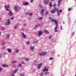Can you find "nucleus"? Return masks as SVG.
<instances>
[{"label": "nucleus", "instance_id": "nucleus-1", "mask_svg": "<svg viewBox=\"0 0 76 76\" xmlns=\"http://www.w3.org/2000/svg\"><path fill=\"white\" fill-rule=\"evenodd\" d=\"M39 55L40 56H45L46 54H47V53L46 52H42L41 53H39Z\"/></svg>", "mask_w": 76, "mask_h": 76}, {"label": "nucleus", "instance_id": "nucleus-2", "mask_svg": "<svg viewBox=\"0 0 76 76\" xmlns=\"http://www.w3.org/2000/svg\"><path fill=\"white\" fill-rule=\"evenodd\" d=\"M54 22L56 25V26L55 27V30H56L57 28V26H58V23H57V21L56 20H54Z\"/></svg>", "mask_w": 76, "mask_h": 76}, {"label": "nucleus", "instance_id": "nucleus-3", "mask_svg": "<svg viewBox=\"0 0 76 76\" xmlns=\"http://www.w3.org/2000/svg\"><path fill=\"white\" fill-rule=\"evenodd\" d=\"M10 19H8V22L7 23H5L6 25H10Z\"/></svg>", "mask_w": 76, "mask_h": 76}, {"label": "nucleus", "instance_id": "nucleus-4", "mask_svg": "<svg viewBox=\"0 0 76 76\" xmlns=\"http://www.w3.org/2000/svg\"><path fill=\"white\" fill-rule=\"evenodd\" d=\"M18 69H15L14 71H13L14 72L12 73V75H14V74H15V73H16V72H18Z\"/></svg>", "mask_w": 76, "mask_h": 76}, {"label": "nucleus", "instance_id": "nucleus-5", "mask_svg": "<svg viewBox=\"0 0 76 76\" xmlns=\"http://www.w3.org/2000/svg\"><path fill=\"white\" fill-rule=\"evenodd\" d=\"M18 9V6L15 5L14 8V9L15 10V11H17Z\"/></svg>", "mask_w": 76, "mask_h": 76}, {"label": "nucleus", "instance_id": "nucleus-6", "mask_svg": "<svg viewBox=\"0 0 76 76\" xmlns=\"http://www.w3.org/2000/svg\"><path fill=\"white\" fill-rule=\"evenodd\" d=\"M48 71V69L46 68V67H44V69L43 70V72H46Z\"/></svg>", "mask_w": 76, "mask_h": 76}, {"label": "nucleus", "instance_id": "nucleus-7", "mask_svg": "<svg viewBox=\"0 0 76 76\" xmlns=\"http://www.w3.org/2000/svg\"><path fill=\"white\" fill-rule=\"evenodd\" d=\"M58 15H60V13H61V12H62V10H58Z\"/></svg>", "mask_w": 76, "mask_h": 76}, {"label": "nucleus", "instance_id": "nucleus-8", "mask_svg": "<svg viewBox=\"0 0 76 76\" xmlns=\"http://www.w3.org/2000/svg\"><path fill=\"white\" fill-rule=\"evenodd\" d=\"M22 36L24 38H26V36L25 35V34L23 33H22Z\"/></svg>", "mask_w": 76, "mask_h": 76}, {"label": "nucleus", "instance_id": "nucleus-9", "mask_svg": "<svg viewBox=\"0 0 76 76\" xmlns=\"http://www.w3.org/2000/svg\"><path fill=\"white\" fill-rule=\"evenodd\" d=\"M44 10H42L40 12V13L41 15H44Z\"/></svg>", "mask_w": 76, "mask_h": 76}, {"label": "nucleus", "instance_id": "nucleus-10", "mask_svg": "<svg viewBox=\"0 0 76 76\" xmlns=\"http://www.w3.org/2000/svg\"><path fill=\"white\" fill-rule=\"evenodd\" d=\"M2 66L4 67H9V65H7L5 64H3V65H2Z\"/></svg>", "mask_w": 76, "mask_h": 76}, {"label": "nucleus", "instance_id": "nucleus-11", "mask_svg": "<svg viewBox=\"0 0 76 76\" xmlns=\"http://www.w3.org/2000/svg\"><path fill=\"white\" fill-rule=\"evenodd\" d=\"M42 64H39L37 67V69H40L41 67V65H42Z\"/></svg>", "mask_w": 76, "mask_h": 76}, {"label": "nucleus", "instance_id": "nucleus-12", "mask_svg": "<svg viewBox=\"0 0 76 76\" xmlns=\"http://www.w3.org/2000/svg\"><path fill=\"white\" fill-rule=\"evenodd\" d=\"M9 15L10 16H12V15H13V13L12 12V11H10L9 12Z\"/></svg>", "mask_w": 76, "mask_h": 76}, {"label": "nucleus", "instance_id": "nucleus-13", "mask_svg": "<svg viewBox=\"0 0 76 76\" xmlns=\"http://www.w3.org/2000/svg\"><path fill=\"white\" fill-rule=\"evenodd\" d=\"M49 2H50V1H45V3L46 4H48Z\"/></svg>", "mask_w": 76, "mask_h": 76}, {"label": "nucleus", "instance_id": "nucleus-14", "mask_svg": "<svg viewBox=\"0 0 76 76\" xmlns=\"http://www.w3.org/2000/svg\"><path fill=\"white\" fill-rule=\"evenodd\" d=\"M55 12H56V11L54 10H52L51 11V13H55Z\"/></svg>", "mask_w": 76, "mask_h": 76}, {"label": "nucleus", "instance_id": "nucleus-15", "mask_svg": "<svg viewBox=\"0 0 76 76\" xmlns=\"http://www.w3.org/2000/svg\"><path fill=\"white\" fill-rule=\"evenodd\" d=\"M7 50L8 53H11L12 52V50L10 49H8Z\"/></svg>", "mask_w": 76, "mask_h": 76}, {"label": "nucleus", "instance_id": "nucleus-16", "mask_svg": "<svg viewBox=\"0 0 76 76\" xmlns=\"http://www.w3.org/2000/svg\"><path fill=\"white\" fill-rule=\"evenodd\" d=\"M39 25H36L34 27V28H38V27H39Z\"/></svg>", "mask_w": 76, "mask_h": 76}, {"label": "nucleus", "instance_id": "nucleus-17", "mask_svg": "<svg viewBox=\"0 0 76 76\" xmlns=\"http://www.w3.org/2000/svg\"><path fill=\"white\" fill-rule=\"evenodd\" d=\"M44 31L46 32V34H49V32H48V31L46 30H45Z\"/></svg>", "mask_w": 76, "mask_h": 76}, {"label": "nucleus", "instance_id": "nucleus-18", "mask_svg": "<svg viewBox=\"0 0 76 76\" xmlns=\"http://www.w3.org/2000/svg\"><path fill=\"white\" fill-rule=\"evenodd\" d=\"M10 37V35H9V34H7L6 37L7 39L8 38H9Z\"/></svg>", "mask_w": 76, "mask_h": 76}, {"label": "nucleus", "instance_id": "nucleus-19", "mask_svg": "<svg viewBox=\"0 0 76 76\" xmlns=\"http://www.w3.org/2000/svg\"><path fill=\"white\" fill-rule=\"evenodd\" d=\"M44 75V72H42L40 74V76H43V75Z\"/></svg>", "mask_w": 76, "mask_h": 76}, {"label": "nucleus", "instance_id": "nucleus-20", "mask_svg": "<svg viewBox=\"0 0 76 76\" xmlns=\"http://www.w3.org/2000/svg\"><path fill=\"white\" fill-rule=\"evenodd\" d=\"M42 34V32L41 31H39L38 33L39 35V36L41 35Z\"/></svg>", "mask_w": 76, "mask_h": 76}, {"label": "nucleus", "instance_id": "nucleus-21", "mask_svg": "<svg viewBox=\"0 0 76 76\" xmlns=\"http://www.w3.org/2000/svg\"><path fill=\"white\" fill-rule=\"evenodd\" d=\"M28 4V2H27L25 3H23V4L24 5H27V4Z\"/></svg>", "mask_w": 76, "mask_h": 76}, {"label": "nucleus", "instance_id": "nucleus-22", "mask_svg": "<svg viewBox=\"0 0 76 76\" xmlns=\"http://www.w3.org/2000/svg\"><path fill=\"white\" fill-rule=\"evenodd\" d=\"M5 9L7 10V11H9V10L7 8V6H5Z\"/></svg>", "mask_w": 76, "mask_h": 76}, {"label": "nucleus", "instance_id": "nucleus-23", "mask_svg": "<svg viewBox=\"0 0 76 76\" xmlns=\"http://www.w3.org/2000/svg\"><path fill=\"white\" fill-rule=\"evenodd\" d=\"M49 6L50 7H52V6H53V5H52V4L50 3L49 4Z\"/></svg>", "mask_w": 76, "mask_h": 76}, {"label": "nucleus", "instance_id": "nucleus-24", "mask_svg": "<svg viewBox=\"0 0 76 76\" xmlns=\"http://www.w3.org/2000/svg\"><path fill=\"white\" fill-rule=\"evenodd\" d=\"M54 9H55L54 10H55V12H56V10H57L58 11V9H57V8H55Z\"/></svg>", "mask_w": 76, "mask_h": 76}, {"label": "nucleus", "instance_id": "nucleus-25", "mask_svg": "<svg viewBox=\"0 0 76 76\" xmlns=\"http://www.w3.org/2000/svg\"><path fill=\"white\" fill-rule=\"evenodd\" d=\"M48 74H49V72H45V75H48Z\"/></svg>", "mask_w": 76, "mask_h": 76}, {"label": "nucleus", "instance_id": "nucleus-26", "mask_svg": "<svg viewBox=\"0 0 76 76\" xmlns=\"http://www.w3.org/2000/svg\"><path fill=\"white\" fill-rule=\"evenodd\" d=\"M72 8H68V11H70V10H72Z\"/></svg>", "mask_w": 76, "mask_h": 76}, {"label": "nucleus", "instance_id": "nucleus-27", "mask_svg": "<svg viewBox=\"0 0 76 76\" xmlns=\"http://www.w3.org/2000/svg\"><path fill=\"white\" fill-rule=\"evenodd\" d=\"M22 66V64H20L18 65V67H20Z\"/></svg>", "mask_w": 76, "mask_h": 76}, {"label": "nucleus", "instance_id": "nucleus-28", "mask_svg": "<svg viewBox=\"0 0 76 76\" xmlns=\"http://www.w3.org/2000/svg\"><path fill=\"white\" fill-rule=\"evenodd\" d=\"M51 22H54V19H53V18L52 19Z\"/></svg>", "mask_w": 76, "mask_h": 76}, {"label": "nucleus", "instance_id": "nucleus-29", "mask_svg": "<svg viewBox=\"0 0 76 76\" xmlns=\"http://www.w3.org/2000/svg\"><path fill=\"white\" fill-rule=\"evenodd\" d=\"M33 49H34V47H31V50H33Z\"/></svg>", "mask_w": 76, "mask_h": 76}, {"label": "nucleus", "instance_id": "nucleus-30", "mask_svg": "<svg viewBox=\"0 0 76 76\" xmlns=\"http://www.w3.org/2000/svg\"><path fill=\"white\" fill-rule=\"evenodd\" d=\"M1 30H2V31H4V30H5V28H1Z\"/></svg>", "mask_w": 76, "mask_h": 76}, {"label": "nucleus", "instance_id": "nucleus-31", "mask_svg": "<svg viewBox=\"0 0 76 76\" xmlns=\"http://www.w3.org/2000/svg\"><path fill=\"white\" fill-rule=\"evenodd\" d=\"M17 63V61H15L12 62V63Z\"/></svg>", "mask_w": 76, "mask_h": 76}, {"label": "nucleus", "instance_id": "nucleus-32", "mask_svg": "<svg viewBox=\"0 0 76 76\" xmlns=\"http://www.w3.org/2000/svg\"><path fill=\"white\" fill-rule=\"evenodd\" d=\"M60 4H61V3L58 2V6H60Z\"/></svg>", "mask_w": 76, "mask_h": 76}, {"label": "nucleus", "instance_id": "nucleus-33", "mask_svg": "<svg viewBox=\"0 0 76 76\" xmlns=\"http://www.w3.org/2000/svg\"><path fill=\"white\" fill-rule=\"evenodd\" d=\"M48 12L47 11L46 12H45V15H47V14H48Z\"/></svg>", "mask_w": 76, "mask_h": 76}, {"label": "nucleus", "instance_id": "nucleus-34", "mask_svg": "<svg viewBox=\"0 0 76 76\" xmlns=\"http://www.w3.org/2000/svg\"><path fill=\"white\" fill-rule=\"evenodd\" d=\"M18 52H19V50H16V51L15 52L17 53H18Z\"/></svg>", "mask_w": 76, "mask_h": 76}, {"label": "nucleus", "instance_id": "nucleus-35", "mask_svg": "<svg viewBox=\"0 0 76 76\" xmlns=\"http://www.w3.org/2000/svg\"><path fill=\"white\" fill-rule=\"evenodd\" d=\"M61 0H59L58 1V2L59 3H61Z\"/></svg>", "mask_w": 76, "mask_h": 76}, {"label": "nucleus", "instance_id": "nucleus-36", "mask_svg": "<svg viewBox=\"0 0 76 76\" xmlns=\"http://www.w3.org/2000/svg\"><path fill=\"white\" fill-rule=\"evenodd\" d=\"M3 70V68H0V71H1Z\"/></svg>", "mask_w": 76, "mask_h": 76}, {"label": "nucleus", "instance_id": "nucleus-37", "mask_svg": "<svg viewBox=\"0 0 76 76\" xmlns=\"http://www.w3.org/2000/svg\"><path fill=\"white\" fill-rule=\"evenodd\" d=\"M32 13H30L29 14V16H32Z\"/></svg>", "mask_w": 76, "mask_h": 76}, {"label": "nucleus", "instance_id": "nucleus-38", "mask_svg": "<svg viewBox=\"0 0 76 76\" xmlns=\"http://www.w3.org/2000/svg\"><path fill=\"white\" fill-rule=\"evenodd\" d=\"M42 17H40L39 18V19H40V20H41V19H42Z\"/></svg>", "mask_w": 76, "mask_h": 76}, {"label": "nucleus", "instance_id": "nucleus-39", "mask_svg": "<svg viewBox=\"0 0 76 76\" xmlns=\"http://www.w3.org/2000/svg\"><path fill=\"white\" fill-rule=\"evenodd\" d=\"M28 60H29V59H25V60L26 61H28Z\"/></svg>", "mask_w": 76, "mask_h": 76}, {"label": "nucleus", "instance_id": "nucleus-40", "mask_svg": "<svg viewBox=\"0 0 76 76\" xmlns=\"http://www.w3.org/2000/svg\"><path fill=\"white\" fill-rule=\"evenodd\" d=\"M53 58H50V60H53Z\"/></svg>", "mask_w": 76, "mask_h": 76}, {"label": "nucleus", "instance_id": "nucleus-41", "mask_svg": "<svg viewBox=\"0 0 76 76\" xmlns=\"http://www.w3.org/2000/svg\"><path fill=\"white\" fill-rule=\"evenodd\" d=\"M24 76V74H21L20 75V76Z\"/></svg>", "mask_w": 76, "mask_h": 76}, {"label": "nucleus", "instance_id": "nucleus-42", "mask_svg": "<svg viewBox=\"0 0 76 76\" xmlns=\"http://www.w3.org/2000/svg\"><path fill=\"white\" fill-rule=\"evenodd\" d=\"M51 38V36H49V39H50Z\"/></svg>", "mask_w": 76, "mask_h": 76}, {"label": "nucleus", "instance_id": "nucleus-43", "mask_svg": "<svg viewBox=\"0 0 76 76\" xmlns=\"http://www.w3.org/2000/svg\"><path fill=\"white\" fill-rule=\"evenodd\" d=\"M55 32H58V30H55Z\"/></svg>", "mask_w": 76, "mask_h": 76}, {"label": "nucleus", "instance_id": "nucleus-44", "mask_svg": "<svg viewBox=\"0 0 76 76\" xmlns=\"http://www.w3.org/2000/svg\"><path fill=\"white\" fill-rule=\"evenodd\" d=\"M53 6H54V7H56V4H53Z\"/></svg>", "mask_w": 76, "mask_h": 76}, {"label": "nucleus", "instance_id": "nucleus-45", "mask_svg": "<svg viewBox=\"0 0 76 76\" xmlns=\"http://www.w3.org/2000/svg\"><path fill=\"white\" fill-rule=\"evenodd\" d=\"M29 43H30L29 42V41L27 42V44H29Z\"/></svg>", "mask_w": 76, "mask_h": 76}, {"label": "nucleus", "instance_id": "nucleus-46", "mask_svg": "<svg viewBox=\"0 0 76 76\" xmlns=\"http://www.w3.org/2000/svg\"><path fill=\"white\" fill-rule=\"evenodd\" d=\"M14 28H15V29H17V27H15Z\"/></svg>", "mask_w": 76, "mask_h": 76}, {"label": "nucleus", "instance_id": "nucleus-47", "mask_svg": "<svg viewBox=\"0 0 76 76\" xmlns=\"http://www.w3.org/2000/svg\"><path fill=\"white\" fill-rule=\"evenodd\" d=\"M14 18H11V20H13V19Z\"/></svg>", "mask_w": 76, "mask_h": 76}, {"label": "nucleus", "instance_id": "nucleus-48", "mask_svg": "<svg viewBox=\"0 0 76 76\" xmlns=\"http://www.w3.org/2000/svg\"><path fill=\"white\" fill-rule=\"evenodd\" d=\"M52 19L51 17H49V19Z\"/></svg>", "mask_w": 76, "mask_h": 76}, {"label": "nucleus", "instance_id": "nucleus-49", "mask_svg": "<svg viewBox=\"0 0 76 76\" xmlns=\"http://www.w3.org/2000/svg\"><path fill=\"white\" fill-rule=\"evenodd\" d=\"M34 0H31V2H33V1Z\"/></svg>", "mask_w": 76, "mask_h": 76}, {"label": "nucleus", "instance_id": "nucleus-50", "mask_svg": "<svg viewBox=\"0 0 76 76\" xmlns=\"http://www.w3.org/2000/svg\"><path fill=\"white\" fill-rule=\"evenodd\" d=\"M7 7L8 8H9V7H10V6H8Z\"/></svg>", "mask_w": 76, "mask_h": 76}, {"label": "nucleus", "instance_id": "nucleus-51", "mask_svg": "<svg viewBox=\"0 0 76 76\" xmlns=\"http://www.w3.org/2000/svg\"><path fill=\"white\" fill-rule=\"evenodd\" d=\"M4 47H3V50H4Z\"/></svg>", "mask_w": 76, "mask_h": 76}, {"label": "nucleus", "instance_id": "nucleus-52", "mask_svg": "<svg viewBox=\"0 0 76 76\" xmlns=\"http://www.w3.org/2000/svg\"><path fill=\"white\" fill-rule=\"evenodd\" d=\"M1 55H0V58H1Z\"/></svg>", "mask_w": 76, "mask_h": 76}, {"label": "nucleus", "instance_id": "nucleus-53", "mask_svg": "<svg viewBox=\"0 0 76 76\" xmlns=\"http://www.w3.org/2000/svg\"><path fill=\"white\" fill-rule=\"evenodd\" d=\"M26 24H24V26H26Z\"/></svg>", "mask_w": 76, "mask_h": 76}, {"label": "nucleus", "instance_id": "nucleus-54", "mask_svg": "<svg viewBox=\"0 0 76 76\" xmlns=\"http://www.w3.org/2000/svg\"><path fill=\"white\" fill-rule=\"evenodd\" d=\"M40 7H42V5H40Z\"/></svg>", "mask_w": 76, "mask_h": 76}, {"label": "nucleus", "instance_id": "nucleus-55", "mask_svg": "<svg viewBox=\"0 0 76 76\" xmlns=\"http://www.w3.org/2000/svg\"><path fill=\"white\" fill-rule=\"evenodd\" d=\"M2 45H5V43H4V44H2Z\"/></svg>", "mask_w": 76, "mask_h": 76}, {"label": "nucleus", "instance_id": "nucleus-56", "mask_svg": "<svg viewBox=\"0 0 76 76\" xmlns=\"http://www.w3.org/2000/svg\"><path fill=\"white\" fill-rule=\"evenodd\" d=\"M22 64H24V62H22Z\"/></svg>", "mask_w": 76, "mask_h": 76}, {"label": "nucleus", "instance_id": "nucleus-57", "mask_svg": "<svg viewBox=\"0 0 76 76\" xmlns=\"http://www.w3.org/2000/svg\"><path fill=\"white\" fill-rule=\"evenodd\" d=\"M35 43H38V42H36Z\"/></svg>", "mask_w": 76, "mask_h": 76}, {"label": "nucleus", "instance_id": "nucleus-58", "mask_svg": "<svg viewBox=\"0 0 76 76\" xmlns=\"http://www.w3.org/2000/svg\"><path fill=\"white\" fill-rule=\"evenodd\" d=\"M52 1H54V0H52Z\"/></svg>", "mask_w": 76, "mask_h": 76}, {"label": "nucleus", "instance_id": "nucleus-59", "mask_svg": "<svg viewBox=\"0 0 76 76\" xmlns=\"http://www.w3.org/2000/svg\"><path fill=\"white\" fill-rule=\"evenodd\" d=\"M61 29H62V27H61Z\"/></svg>", "mask_w": 76, "mask_h": 76}, {"label": "nucleus", "instance_id": "nucleus-60", "mask_svg": "<svg viewBox=\"0 0 76 76\" xmlns=\"http://www.w3.org/2000/svg\"><path fill=\"white\" fill-rule=\"evenodd\" d=\"M0 35H1V33H0Z\"/></svg>", "mask_w": 76, "mask_h": 76}, {"label": "nucleus", "instance_id": "nucleus-61", "mask_svg": "<svg viewBox=\"0 0 76 76\" xmlns=\"http://www.w3.org/2000/svg\"><path fill=\"white\" fill-rule=\"evenodd\" d=\"M18 1H20V0H18Z\"/></svg>", "mask_w": 76, "mask_h": 76}, {"label": "nucleus", "instance_id": "nucleus-62", "mask_svg": "<svg viewBox=\"0 0 76 76\" xmlns=\"http://www.w3.org/2000/svg\"><path fill=\"white\" fill-rule=\"evenodd\" d=\"M75 76H76V74L75 75Z\"/></svg>", "mask_w": 76, "mask_h": 76}]
</instances>
